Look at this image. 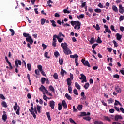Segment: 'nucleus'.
<instances>
[{
	"instance_id": "4c0bfd02",
	"label": "nucleus",
	"mask_w": 124,
	"mask_h": 124,
	"mask_svg": "<svg viewBox=\"0 0 124 124\" xmlns=\"http://www.w3.org/2000/svg\"><path fill=\"white\" fill-rule=\"evenodd\" d=\"M56 38L58 39V36H57V35H54L53 38V42H57Z\"/></svg>"
},
{
	"instance_id": "ddd939ff",
	"label": "nucleus",
	"mask_w": 124,
	"mask_h": 124,
	"mask_svg": "<svg viewBox=\"0 0 124 124\" xmlns=\"http://www.w3.org/2000/svg\"><path fill=\"white\" fill-rule=\"evenodd\" d=\"M119 11L120 13H121V14H123L124 12V7L122 6V4L119 5Z\"/></svg>"
},
{
	"instance_id": "5701e85b",
	"label": "nucleus",
	"mask_w": 124,
	"mask_h": 124,
	"mask_svg": "<svg viewBox=\"0 0 124 124\" xmlns=\"http://www.w3.org/2000/svg\"><path fill=\"white\" fill-rule=\"evenodd\" d=\"M90 87V83H86L83 86V87L85 90H88V88Z\"/></svg>"
},
{
	"instance_id": "dca6fc26",
	"label": "nucleus",
	"mask_w": 124,
	"mask_h": 124,
	"mask_svg": "<svg viewBox=\"0 0 124 124\" xmlns=\"http://www.w3.org/2000/svg\"><path fill=\"white\" fill-rule=\"evenodd\" d=\"M123 37L122 35H120L119 33L116 34V38L117 40H121L122 39V38Z\"/></svg>"
},
{
	"instance_id": "13d9d810",
	"label": "nucleus",
	"mask_w": 124,
	"mask_h": 124,
	"mask_svg": "<svg viewBox=\"0 0 124 124\" xmlns=\"http://www.w3.org/2000/svg\"><path fill=\"white\" fill-rule=\"evenodd\" d=\"M97 43H102V41L100 39V37H98L97 40Z\"/></svg>"
},
{
	"instance_id": "39448f33",
	"label": "nucleus",
	"mask_w": 124,
	"mask_h": 124,
	"mask_svg": "<svg viewBox=\"0 0 124 124\" xmlns=\"http://www.w3.org/2000/svg\"><path fill=\"white\" fill-rule=\"evenodd\" d=\"M63 52H64V53L66 55H71V54L72 53L71 52V50H70L69 48H68V47L65 48V49H63Z\"/></svg>"
},
{
	"instance_id": "864d4df0",
	"label": "nucleus",
	"mask_w": 124,
	"mask_h": 124,
	"mask_svg": "<svg viewBox=\"0 0 124 124\" xmlns=\"http://www.w3.org/2000/svg\"><path fill=\"white\" fill-rule=\"evenodd\" d=\"M46 19L43 18L41 20V25H44L45 22H46Z\"/></svg>"
},
{
	"instance_id": "0eeeda50",
	"label": "nucleus",
	"mask_w": 124,
	"mask_h": 124,
	"mask_svg": "<svg viewBox=\"0 0 124 124\" xmlns=\"http://www.w3.org/2000/svg\"><path fill=\"white\" fill-rule=\"evenodd\" d=\"M68 45H67V43H66V42L61 43V47L62 48L63 50L67 49V48H68Z\"/></svg>"
},
{
	"instance_id": "a19ab883",
	"label": "nucleus",
	"mask_w": 124,
	"mask_h": 124,
	"mask_svg": "<svg viewBox=\"0 0 124 124\" xmlns=\"http://www.w3.org/2000/svg\"><path fill=\"white\" fill-rule=\"evenodd\" d=\"M9 31L12 33L11 36H13V35H14V34H15V32L14 31V30L12 29H10Z\"/></svg>"
},
{
	"instance_id": "ea45409f",
	"label": "nucleus",
	"mask_w": 124,
	"mask_h": 124,
	"mask_svg": "<svg viewBox=\"0 0 124 124\" xmlns=\"http://www.w3.org/2000/svg\"><path fill=\"white\" fill-rule=\"evenodd\" d=\"M104 119L106 121H108V122H111V119L108 116H104Z\"/></svg>"
},
{
	"instance_id": "37998d69",
	"label": "nucleus",
	"mask_w": 124,
	"mask_h": 124,
	"mask_svg": "<svg viewBox=\"0 0 124 124\" xmlns=\"http://www.w3.org/2000/svg\"><path fill=\"white\" fill-rule=\"evenodd\" d=\"M67 9H68V7L67 8V9L63 10L64 13H67L68 14H69V13H70V12H71V11H68L67 10Z\"/></svg>"
},
{
	"instance_id": "a878e982",
	"label": "nucleus",
	"mask_w": 124,
	"mask_h": 124,
	"mask_svg": "<svg viewBox=\"0 0 124 124\" xmlns=\"http://www.w3.org/2000/svg\"><path fill=\"white\" fill-rule=\"evenodd\" d=\"M46 114V116H47V117L48 118V120L49 121H51V115H50V112H47Z\"/></svg>"
},
{
	"instance_id": "4d7b16f0",
	"label": "nucleus",
	"mask_w": 124,
	"mask_h": 124,
	"mask_svg": "<svg viewBox=\"0 0 124 124\" xmlns=\"http://www.w3.org/2000/svg\"><path fill=\"white\" fill-rule=\"evenodd\" d=\"M113 102H114V100H113L112 98H110L109 100H108V104H110L111 103H113Z\"/></svg>"
},
{
	"instance_id": "79ce46f5",
	"label": "nucleus",
	"mask_w": 124,
	"mask_h": 124,
	"mask_svg": "<svg viewBox=\"0 0 124 124\" xmlns=\"http://www.w3.org/2000/svg\"><path fill=\"white\" fill-rule=\"evenodd\" d=\"M95 12L96 13H100L102 11L101 9L99 8H96L94 10Z\"/></svg>"
},
{
	"instance_id": "2f4dec72",
	"label": "nucleus",
	"mask_w": 124,
	"mask_h": 124,
	"mask_svg": "<svg viewBox=\"0 0 124 124\" xmlns=\"http://www.w3.org/2000/svg\"><path fill=\"white\" fill-rule=\"evenodd\" d=\"M49 89L50 91H51L53 93H55V89L54 88L53 86H52V85L49 86Z\"/></svg>"
},
{
	"instance_id": "3c124183",
	"label": "nucleus",
	"mask_w": 124,
	"mask_h": 124,
	"mask_svg": "<svg viewBox=\"0 0 124 124\" xmlns=\"http://www.w3.org/2000/svg\"><path fill=\"white\" fill-rule=\"evenodd\" d=\"M54 55L55 57H56V58H58V57H59V56H60V53L56 51V52H54Z\"/></svg>"
},
{
	"instance_id": "a211bd4d",
	"label": "nucleus",
	"mask_w": 124,
	"mask_h": 124,
	"mask_svg": "<svg viewBox=\"0 0 124 124\" xmlns=\"http://www.w3.org/2000/svg\"><path fill=\"white\" fill-rule=\"evenodd\" d=\"M65 97L67 98V99H68V100H72V97H71V96H70V95L69 94H68V93L65 94Z\"/></svg>"
},
{
	"instance_id": "052dcab7",
	"label": "nucleus",
	"mask_w": 124,
	"mask_h": 124,
	"mask_svg": "<svg viewBox=\"0 0 124 124\" xmlns=\"http://www.w3.org/2000/svg\"><path fill=\"white\" fill-rule=\"evenodd\" d=\"M123 20H124V16H121L119 17L120 22H122Z\"/></svg>"
},
{
	"instance_id": "49530a36",
	"label": "nucleus",
	"mask_w": 124,
	"mask_h": 124,
	"mask_svg": "<svg viewBox=\"0 0 124 124\" xmlns=\"http://www.w3.org/2000/svg\"><path fill=\"white\" fill-rule=\"evenodd\" d=\"M48 52L46 51L45 54H44V56L45 57V58H47V59H50V56H48Z\"/></svg>"
},
{
	"instance_id": "bb28decb",
	"label": "nucleus",
	"mask_w": 124,
	"mask_h": 124,
	"mask_svg": "<svg viewBox=\"0 0 124 124\" xmlns=\"http://www.w3.org/2000/svg\"><path fill=\"white\" fill-rule=\"evenodd\" d=\"M53 78L55 80H58V79H59V76H58V74H57V73H55L54 74Z\"/></svg>"
},
{
	"instance_id": "9d476101",
	"label": "nucleus",
	"mask_w": 124,
	"mask_h": 124,
	"mask_svg": "<svg viewBox=\"0 0 124 124\" xmlns=\"http://www.w3.org/2000/svg\"><path fill=\"white\" fill-rule=\"evenodd\" d=\"M49 106L51 107V109H54L55 108V101L52 100L49 102Z\"/></svg>"
},
{
	"instance_id": "2eb2a0df",
	"label": "nucleus",
	"mask_w": 124,
	"mask_h": 124,
	"mask_svg": "<svg viewBox=\"0 0 124 124\" xmlns=\"http://www.w3.org/2000/svg\"><path fill=\"white\" fill-rule=\"evenodd\" d=\"M76 26H78V30H80L81 29V22L76 21Z\"/></svg>"
},
{
	"instance_id": "cd10ccee",
	"label": "nucleus",
	"mask_w": 124,
	"mask_h": 124,
	"mask_svg": "<svg viewBox=\"0 0 124 124\" xmlns=\"http://www.w3.org/2000/svg\"><path fill=\"white\" fill-rule=\"evenodd\" d=\"M41 109V106H39V105H37V111L38 112V113H39V114H40L41 113V111H40Z\"/></svg>"
},
{
	"instance_id": "de8ad7c7",
	"label": "nucleus",
	"mask_w": 124,
	"mask_h": 124,
	"mask_svg": "<svg viewBox=\"0 0 124 124\" xmlns=\"http://www.w3.org/2000/svg\"><path fill=\"white\" fill-rule=\"evenodd\" d=\"M84 120H86V121H91V117L87 116L83 117Z\"/></svg>"
},
{
	"instance_id": "c03bdc74",
	"label": "nucleus",
	"mask_w": 124,
	"mask_h": 124,
	"mask_svg": "<svg viewBox=\"0 0 124 124\" xmlns=\"http://www.w3.org/2000/svg\"><path fill=\"white\" fill-rule=\"evenodd\" d=\"M45 81H46V78H42L41 79V82L42 84H44L45 83Z\"/></svg>"
},
{
	"instance_id": "f8f14e48",
	"label": "nucleus",
	"mask_w": 124,
	"mask_h": 124,
	"mask_svg": "<svg viewBox=\"0 0 124 124\" xmlns=\"http://www.w3.org/2000/svg\"><path fill=\"white\" fill-rule=\"evenodd\" d=\"M91 115V113L90 112H87V113L86 112H81L80 113V117H84V116H90Z\"/></svg>"
},
{
	"instance_id": "bf43d9fd",
	"label": "nucleus",
	"mask_w": 124,
	"mask_h": 124,
	"mask_svg": "<svg viewBox=\"0 0 124 124\" xmlns=\"http://www.w3.org/2000/svg\"><path fill=\"white\" fill-rule=\"evenodd\" d=\"M97 45H98V44H94L93 45L92 49H93V50H94V49H95V47H96V46H97Z\"/></svg>"
},
{
	"instance_id": "58836bf2",
	"label": "nucleus",
	"mask_w": 124,
	"mask_h": 124,
	"mask_svg": "<svg viewBox=\"0 0 124 124\" xmlns=\"http://www.w3.org/2000/svg\"><path fill=\"white\" fill-rule=\"evenodd\" d=\"M78 109L79 110V111H81V110L83 109V105H79L78 106Z\"/></svg>"
},
{
	"instance_id": "c85d7f7f",
	"label": "nucleus",
	"mask_w": 124,
	"mask_h": 124,
	"mask_svg": "<svg viewBox=\"0 0 124 124\" xmlns=\"http://www.w3.org/2000/svg\"><path fill=\"white\" fill-rule=\"evenodd\" d=\"M43 94H44L43 96V99H44V100H46V101H48V99H49V98H48V97H47V96H46L45 95V93H43Z\"/></svg>"
},
{
	"instance_id": "680f3d73",
	"label": "nucleus",
	"mask_w": 124,
	"mask_h": 124,
	"mask_svg": "<svg viewBox=\"0 0 124 124\" xmlns=\"http://www.w3.org/2000/svg\"><path fill=\"white\" fill-rule=\"evenodd\" d=\"M57 39H58V42H59L60 43H61V42H62V41H63V38H59V37H58Z\"/></svg>"
},
{
	"instance_id": "f3484780",
	"label": "nucleus",
	"mask_w": 124,
	"mask_h": 124,
	"mask_svg": "<svg viewBox=\"0 0 124 124\" xmlns=\"http://www.w3.org/2000/svg\"><path fill=\"white\" fill-rule=\"evenodd\" d=\"M61 75L63 77L64 76V73H65V74H67V72L66 71H65L64 70H63V69H61Z\"/></svg>"
},
{
	"instance_id": "338daca9",
	"label": "nucleus",
	"mask_w": 124,
	"mask_h": 124,
	"mask_svg": "<svg viewBox=\"0 0 124 124\" xmlns=\"http://www.w3.org/2000/svg\"><path fill=\"white\" fill-rule=\"evenodd\" d=\"M112 42L113 44H114V47H118V43H117L116 41L113 40Z\"/></svg>"
},
{
	"instance_id": "72a5a7b5",
	"label": "nucleus",
	"mask_w": 124,
	"mask_h": 124,
	"mask_svg": "<svg viewBox=\"0 0 124 124\" xmlns=\"http://www.w3.org/2000/svg\"><path fill=\"white\" fill-rule=\"evenodd\" d=\"M50 22L51 23V25L52 27H57V25H56V22L55 20H50Z\"/></svg>"
},
{
	"instance_id": "aec40b11",
	"label": "nucleus",
	"mask_w": 124,
	"mask_h": 124,
	"mask_svg": "<svg viewBox=\"0 0 124 124\" xmlns=\"http://www.w3.org/2000/svg\"><path fill=\"white\" fill-rule=\"evenodd\" d=\"M46 88H45V87H44V86H43V85H41V87H40L39 88V91H40L41 92H43V91H45Z\"/></svg>"
},
{
	"instance_id": "f257e3e1",
	"label": "nucleus",
	"mask_w": 124,
	"mask_h": 124,
	"mask_svg": "<svg viewBox=\"0 0 124 124\" xmlns=\"http://www.w3.org/2000/svg\"><path fill=\"white\" fill-rule=\"evenodd\" d=\"M67 84L68 87V91L69 93H72V88L71 87V84H72V81H71V79L68 78L66 80Z\"/></svg>"
},
{
	"instance_id": "6e6552de",
	"label": "nucleus",
	"mask_w": 124,
	"mask_h": 124,
	"mask_svg": "<svg viewBox=\"0 0 124 124\" xmlns=\"http://www.w3.org/2000/svg\"><path fill=\"white\" fill-rule=\"evenodd\" d=\"M27 42H29L30 44H32L33 43V40L31 38V36H29V37L26 38Z\"/></svg>"
},
{
	"instance_id": "4be33fe9",
	"label": "nucleus",
	"mask_w": 124,
	"mask_h": 124,
	"mask_svg": "<svg viewBox=\"0 0 124 124\" xmlns=\"http://www.w3.org/2000/svg\"><path fill=\"white\" fill-rule=\"evenodd\" d=\"M83 64L85 66H88V67H91V65L90 64V63H89V61H86L85 62H84V63H83Z\"/></svg>"
},
{
	"instance_id": "393cba45",
	"label": "nucleus",
	"mask_w": 124,
	"mask_h": 124,
	"mask_svg": "<svg viewBox=\"0 0 124 124\" xmlns=\"http://www.w3.org/2000/svg\"><path fill=\"white\" fill-rule=\"evenodd\" d=\"M2 120L5 122L6 121V119H7V115L6 114H3V115L2 116Z\"/></svg>"
},
{
	"instance_id": "0e129e2a",
	"label": "nucleus",
	"mask_w": 124,
	"mask_h": 124,
	"mask_svg": "<svg viewBox=\"0 0 124 124\" xmlns=\"http://www.w3.org/2000/svg\"><path fill=\"white\" fill-rule=\"evenodd\" d=\"M110 29L111 31H116V29H115V27L114 25H111Z\"/></svg>"
},
{
	"instance_id": "b1692460",
	"label": "nucleus",
	"mask_w": 124,
	"mask_h": 124,
	"mask_svg": "<svg viewBox=\"0 0 124 124\" xmlns=\"http://www.w3.org/2000/svg\"><path fill=\"white\" fill-rule=\"evenodd\" d=\"M1 105L2 107H4L5 108H7V104H6V102H5V101H2L1 103Z\"/></svg>"
},
{
	"instance_id": "c756f323",
	"label": "nucleus",
	"mask_w": 124,
	"mask_h": 124,
	"mask_svg": "<svg viewBox=\"0 0 124 124\" xmlns=\"http://www.w3.org/2000/svg\"><path fill=\"white\" fill-rule=\"evenodd\" d=\"M59 62L60 65H62V64L63 63V59L60 58L59 60Z\"/></svg>"
},
{
	"instance_id": "f03ea898",
	"label": "nucleus",
	"mask_w": 124,
	"mask_h": 124,
	"mask_svg": "<svg viewBox=\"0 0 124 124\" xmlns=\"http://www.w3.org/2000/svg\"><path fill=\"white\" fill-rule=\"evenodd\" d=\"M14 110L16 111L17 115H20V106H18L17 102L15 103V106H14Z\"/></svg>"
},
{
	"instance_id": "412c9836",
	"label": "nucleus",
	"mask_w": 124,
	"mask_h": 124,
	"mask_svg": "<svg viewBox=\"0 0 124 124\" xmlns=\"http://www.w3.org/2000/svg\"><path fill=\"white\" fill-rule=\"evenodd\" d=\"M93 124H104L102 121H98V120L95 121Z\"/></svg>"
},
{
	"instance_id": "7c9ffc66",
	"label": "nucleus",
	"mask_w": 124,
	"mask_h": 124,
	"mask_svg": "<svg viewBox=\"0 0 124 124\" xmlns=\"http://www.w3.org/2000/svg\"><path fill=\"white\" fill-rule=\"evenodd\" d=\"M27 68L29 71H31V65L30 63L27 64Z\"/></svg>"
},
{
	"instance_id": "09e8293b",
	"label": "nucleus",
	"mask_w": 124,
	"mask_h": 124,
	"mask_svg": "<svg viewBox=\"0 0 124 124\" xmlns=\"http://www.w3.org/2000/svg\"><path fill=\"white\" fill-rule=\"evenodd\" d=\"M74 94H75L76 95H78L79 94L78 93V91L77 90V89H74L73 90Z\"/></svg>"
},
{
	"instance_id": "8fccbe9b",
	"label": "nucleus",
	"mask_w": 124,
	"mask_h": 124,
	"mask_svg": "<svg viewBox=\"0 0 124 124\" xmlns=\"http://www.w3.org/2000/svg\"><path fill=\"white\" fill-rule=\"evenodd\" d=\"M38 69H39V71H42L43 70V69H42V66L41 65H39L37 66Z\"/></svg>"
},
{
	"instance_id": "9b49d317",
	"label": "nucleus",
	"mask_w": 124,
	"mask_h": 124,
	"mask_svg": "<svg viewBox=\"0 0 124 124\" xmlns=\"http://www.w3.org/2000/svg\"><path fill=\"white\" fill-rule=\"evenodd\" d=\"M114 119H115V121L118 122V121H119V120H123V117H122L120 115H115Z\"/></svg>"
},
{
	"instance_id": "603ef678",
	"label": "nucleus",
	"mask_w": 124,
	"mask_h": 124,
	"mask_svg": "<svg viewBox=\"0 0 124 124\" xmlns=\"http://www.w3.org/2000/svg\"><path fill=\"white\" fill-rule=\"evenodd\" d=\"M95 29L96 30V31H99V30H100V27H99V25L98 24H96V27Z\"/></svg>"
},
{
	"instance_id": "e433bc0d",
	"label": "nucleus",
	"mask_w": 124,
	"mask_h": 124,
	"mask_svg": "<svg viewBox=\"0 0 124 124\" xmlns=\"http://www.w3.org/2000/svg\"><path fill=\"white\" fill-rule=\"evenodd\" d=\"M90 42L91 44H93V43L95 42V41L94 40V38L93 37L91 38L90 40Z\"/></svg>"
},
{
	"instance_id": "a18cd8bd",
	"label": "nucleus",
	"mask_w": 124,
	"mask_h": 124,
	"mask_svg": "<svg viewBox=\"0 0 124 124\" xmlns=\"http://www.w3.org/2000/svg\"><path fill=\"white\" fill-rule=\"evenodd\" d=\"M47 4H48V6H49V7H52V5L50 4V3H53V1H52V0H49L47 2Z\"/></svg>"
},
{
	"instance_id": "4468645a",
	"label": "nucleus",
	"mask_w": 124,
	"mask_h": 124,
	"mask_svg": "<svg viewBox=\"0 0 124 124\" xmlns=\"http://www.w3.org/2000/svg\"><path fill=\"white\" fill-rule=\"evenodd\" d=\"M62 105L64 107L65 109H66L67 108V104H66V102L65 100H63L62 103Z\"/></svg>"
},
{
	"instance_id": "423d86ee",
	"label": "nucleus",
	"mask_w": 124,
	"mask_h": 124,
	"mask_svg": "<svg viewBox=\"0 0 124 124\" xmlns=\"http://www.w3.org/2000/svg\"><path fill=\"white\" fill-rule=\"evenodd\" d=\"M70 58H72V59H75V62H78V58H79V56L77 54H74V55H70Z\"/></svg>"
},
{
	"instance_id": "473e14b6",
	"label": "nucleus",
	"mask_w": 124,
	"mask_h": 124,
	"mask_svg": "<svg viewBox=\"0 0 124 124\" xmlns=\"http://www.w3.org/2000/svg\"><path fill=\"white\" fill-rule=\"evenodd\" d=\"M84 17H85V15L84 14H81L79 15V16H77L78 19H83Z\"/></svg>"
},
{
	"instance_id": "7ed1b4c3",
	"label": "nucleus",
	"mask_w": 124,
	"mask_h": 124,
	"mask_svg": "<svg viewBox=\"0 0 124 124\" xmlns=\"http://www.w3.org/2000/svg\"><path fill=\"white\" fill-rule=\"evenodd\" d=\"M29 111L31 113V115H32L34 119H36V115H35V114H37V110H36V107H34V110H31V109H30Z\"/></svg>"
},
{
	"instance_id": "e2e57ef3",
	"label": "nucleus",
	"mask_w": 124,
	"mask_h": 124,
	"mask_svg": "<svg viewBox=\"0 0 124 124\" xmlns=\"http://www.w3.org/2000/svg\"><path fill=\"white\" fill-rule=\"evenodd\" d=\"M105 31H106V32H108V33H110V34L112 33V32L111 31V30L110 29H106Z\"/></svg>"
},
{
	"instance_id": "5fc2aeb1",
	"label": "nucleus",
	"mask_w": 124,
	"mask_h": 124,
	"mask_svg": "<svg viewBox=\"0 0 124 124\" xmlns=\"http://www.w3.org/2000/svg\"><path fill=\"white\" fill-rule=\"evenodd\" d=\"M0 98H1V99H3V100L6 99L4 95H3L2 94H0Z\"/></svg>"
},
{
	"instance_id": "20e7f679",
	"label": "nucleus",
	"mask_w": 124,
	"mask_h": 124,
	"mask_svg": "<svg viewBox=\"0 0 124 124\" xmlns=\"http://www.w3.org/2000/svg\"><path fill=\"white\" fill-rule=\"evenodd\" d=\"M80 76L81 77L79 78L80 80H82L81 83H84V82H87V77L83 74H81Z\"/></svg>"
},
{
	"instance_id": "f704fd0d",
	"label": "nucleus",
	"mask_w": 124,
	"mask_h": 124,
	"mask_svg": "<svg viewBox=\"0 0 124 124\" xmlns=\"http://www.w3.org/2000/svg\"><path fill=\"white\" fill-rule=\"evenodd\" d=\"M62 104H61V103H59L58 109L59 111H61V110H62Z\"/></svg>"
},
{
	"instance_id": "c9c22d12",
	"label": "nucleus",
	"mask_w": 124,
	"mask_h": 124,
	"mask_svg": "<svg viewBox=\"0 0 124 124\" xmlns=\"http://www.w3.org/2000/svg\"><path fill=\"white\" fill-rule=\"evenodd\" d=\"M112 9L113 11H115V12H118V8H117V6L115 5L112 6Z\"/></svg>"
},
{
	"instance_id": "69168bd1",
	"label": "nucleus",
	"mask_w": 124,
	"mask_h": 124,
	"mask_svg": "<svg viewBox=\"0 0 124 124\" xmlns=\"http://www.w3.org/2000/svg\"><path fill=\"white\" fill-rule=\"evenodd\" d=\"M42 46L44 50H45V49H47V46L45 44H42Z\"/></svg>"
},
{
	"instance_id": "6e6d98bb",
	"label": "nucleus",
	"mask_w": 124,
	"mask_h": 124,
	"mask_svg": "<svg viewBox=\"0 0 124 124\" xmlns=\"http://www.w3.org/2000/svg\"><path fill=\"white\" fill-rule=\"evenodd\" d=\"M23 35L24 37H29V36H30V34L29 33H23Z\"/></svg>"
},
{
	"instance_id": "6ab92c4d",
	"label": "nucleus",
	"mask_w": 124,
	"mask_h": 124,
	"mask_svg": "<svg viewBox=\"0 0 124 124\" xmlns=\"http://www.w3.org/2000/svg\"><path fill=\"white\" fill-rule=\"evenodd\" d=\"M75 85L76 88L78 89V90H81V86H80V85L78 84V82H75Z\"/></svg>"
},
{
	"instance_id": "1a4fd4ad",
	"label": "nucleus",
	"mask_w": 124,
	"mask_h": 124,
	"mask_svg": "<svg viewBox=\"0 0 124 124\" xmlns=\"http://www.w3.org/2000/svg\"><path fill=\"white\" fill-rule=\"evenodd\" d=\"M115 90L116 93H122V89L119 86H115Z\"/></svg>"
},
{
	"instance_id": "774afa93",
	"label": "nucleus",
	"mask_w": 124,
	"mask_h": 124,
	"mask_svg": "<svg viewBox=\"0 0 124 124\" xmlns=\"http://www.w3.org/2000/svg\"><path fill=\"white\" fill-rule=\"evenodd\" d=\"M73 112H78V109H77V108H75V106H73Z\"/></svg>"
}]
</instances>
